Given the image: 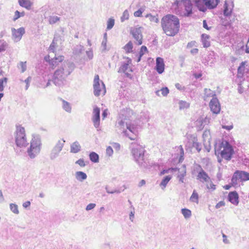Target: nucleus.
I'll use <instances>...</instances> for the list:
<instances>
[{
    "mask_svg": "<svg viewBox=\"0 0 249 249\" xmlns=\"http://www.w3.org/2000/svg\"><path fill=\"white\" fill-rule=\"evenodd\" d=\"M75 65L71 61H64L55 70L52 77V81L59 87L63 86L69 75L74 71Z\"/></svg>",
    "mask_w": 249,
    "mask_h": 249,
    "instance_id": "1",
    "label": "nucleus"
},
{
    "mask_svg": "<svg viewBox=\"0 0 249 249\" xmlns=\"http://www.w3.org/2000/svg\"><path fill=\"white\" fill-rule=\"evenodd\" d=\"M163 32L168 36H174L179 32L180 24L178 18L171 14L166 15L161 20Z\"/></svg>",
    "mask_w": 249,
    "mask_h": 249,
    "instance_id": "2",
    "label": "nucleus"
},
{
    "mask_svg": "<svg viewBox=\"0 0 249 249\" xmlns=\"http://www.w3.org/2000/svg\"><path fill=\"white\" fill-rule=\"evenodd\" d=\"M131 146V153L134 161L138 165L142 168H147L150 165L148 160L144 156V148L135 142H132Z\"/></svg>",
    "mask_w": 249,
    "mask_h": 249,
    "instance_id": "3",
    "label": "nucleus"
},
{
    "mask_svg": "<svg viewBox=\"0 0 249 249\" xmlns=\"http://www.w3.org/2000/svg\"><path fill=\"white\" fill-rule=\"evenodd\" d=\"M41 145L40 137L39 136H34L30 143V146L27 150L28 155L31 159L35 158L39 154Z\"/></svg>",
    "mask_w": 249,
    "mask_h": 249,
    "instance_id": "4",
    "label": "nucleus"
},
{
    "mask_svg": "<svg viewBox=\"0 0 249 249\" xmlns=\"http://www.w3.org/2000/svg\"><path fill=\"white\" fill-rule=\"evenodd\" d=\"M15 141L17 146L19 147H26L28 144L24 127L20 126L17 127Z\"/></svg>",
    "mask_w": 249,
    "mask_h": 249,
    "instance_id": "5",
    "label": "nucleus"
},
{
    "mask_svg": "<svg viewBox=\"0 0 249 249\" xmlns=\"http://www.w3.org/2000/svg\"><path fill=\"white\" fill-rule=\"evenodd\" d=\"M65 142V141L63 139L59 140L57 142L51 150L50 154V158L51 160H54L59 156L60 153L64 147Z\"/></svg>",
    "mask_w": 249,
    "mask_h": 249,
    "instance_id": "6",
    "label": "nucleus"
},
{
    "mask_svg": "<svg viewBox=\"0 0 249 249\" xmlns=\"http://www.w3.org/2000/svg\"><path fill=\"white\" fill-rule=\"evenodd\" d=\"M233 154L234 150L232 146L226 142L223 147V149L220 151L221 158L227 160H230Z\"/></svg>",
    "mask_w": 249,
    "mask_h": 249,
    "instance_id": "7",
    "label": "nucleus"
},
{
    "mask_svg": "<svg viewBox=\"0 0 249 249\" xmlns=\"http://www.w3.org/2000/svg\"><path fill=\"white\" fill-rule=\"evenodd\" d=\"M237 180L241 181L249 180V173L243 171H236L232 177L231 182L232 183L236 184Z\"/></svg>",
    "mask_w": 249,
    "mask_h": 249,
    "instance_id": "8",
    "label": "nucleus"
},
{
    "mask_svg": "<svg viewBox=\"0 0 249 249\" xmlns=\"http://www.w3.org/2000/svg\"><path fill=\"white\" fill-rule=\"evenodd\" d=\"M196 170L197 172L196 179L202 183L209 182L210 180V178L208 174L202 169L200 165H196Z\"/></svg>",
    "mask_w": 249,
    "mask_h": 249,
    "instance_id": "9",
    "label": "nucleus"
},
{
    "mask_svg": "<svg viewBox=\"0 0 249 249\" xmlns=\"http://www.w3.org/2000/svg\"><path fill=\"white\" fill-rule=\"evenodd\" d=\"M92 121L94 126L98 129L100 124V109L96 106L93 108Z\"/></svg>",
    "mask_w": 249,
    "mask_h": 249,
    "instance_id": "10",
    "label": "nucleus"
},
{
    "mask_svg": "<svg viewBox=\"0 0 249 249\" xmlns=\"http://www.w3.org/2000/svg\"><path fill=\"white\" fill-rule=\"evenodd\" d=\"M126 127L128 130H126L124 131L123 133L124 134L126 137H128L131 140H135L137 139V136L135 134L136 130L134 126L126 123Z\"/></svg>",
    "mask_w": 249,
    "mask_h": 249,
    "instance_id": "11",
    "label": "nucleus"
},
{
    "mask_svg": "<svg viewBox=\"0 0 249 249\" xmlns=\"http://www.w3.org/2000/svg\"><path fill=\"white\" fill-rule=\"evenodd\" d=\"M142 28H134L131 30V34L132 35L133 37L137 41V44L140 45L142 43Z\"/></svg>",
    "mask_w": 249,
    "mask_h": 249,
    "instance_id": "12",
    "label": "nucleus"
},
{
    "mask_svg": "<svg viewBox=\"0 0 249 249\" xmlns=\"http://www.w3.org/2000/svg\"><path fill=\"white\" fill-rule=\"evenodd\" d=\"M211 111L214 114H218L220 112L221 107L220 103L217 97H213L209 104Z\"/></svg>",
    "mask_w": 249,
    "mask_h": 249,
    "instance_id": "13",
    "label": "nucleus"
},
{
    "mask_svg": "<svg viewBox=\"0 0 249 249\" xmlns=\"http://www.w3.org/2000/svg\"><path fill=\"white\" fill-rule=\"evenodd\" d=\"M131 64V59L127 58V61L126 62L122 63V64L119 69L118 72H124L127 77H129L130 75L128 72L132 71L129 65Z\"/></svg>",
    "mask_w": 249,
    "mask_h": 249,
    "instance_id": "14",
    "label": "nucleus"
},
{
    "mask_svg": "<svg viewBox=\"0 0 249 249\" xmlns=\"http://www.w3.org/2000/svg\"><path fill=\"white\" fill-rule=\"evenodd\" d=\"M100 79L98 75H96L94 76L93 81V93L95 96H99L101 94V88L100 85Z\"/></svg>",
    "mask_w": 249,
    "mask_h": 249,
    "instance_id": "15",
    "label": "nucleus"
},
{
    "mask_svg": "<svg viewBox=\"0 0 249 249\" xmlns=\"http://www.w3.org/2000/svg\"><path fill=\"white\" fill-rule=\"evenodd\" d=\"M164 63L163 59L158 57L156 58L155 70L159 74L162 73L164 71Z\"/></svg>",
    "mask_w": 249,
    "mask_h": 249,
    "instance_id": "16",
    "label": "nucleus"
},
{
    "mask_svg": "<svg viewBox=\"0 0 249 249\" xmlns=\"http://www.w3.org/2000/svg\"><path fill=\"white\" fill-rule=\"evenodd\" d=\"M239 196L236 191L230 192L228 195V200L232 204L237 205L239 203Z\"/></svg>",
    "mask_w": 249,
    "mask_h": 249,
    "instance_id": "17",
    "label": "nucleus"
},
{
    "mask_svg": "<svg viewBox=\"0 0 249 249\" xmlns=\"http://www.w3.org/2000/svg\"><path fill=\"white\" fill-rule=\"evenodd\" d=\"M181 2L183 3L185 7V10L186 12V16H190L192 14L193 4L191 0H181Z\"/></svg>",
    "mask_w": 249,
    "mask_h": 249,
    "instance_id": "18",
    "label": "nucleus"
},
{
    "mask_svg": "<svg viewBox=\"0 0 249 249\" xmlns=\"http://www.w3.org/2000/svg\"><path fill=\"white\" fill-rule=\"evenodd\" d=\"M64 60V56L62 55L55 57L49 61V64L52 69H54L56 66L59 65V63L61 62Z\"/></svg>",
    "mask_w": 249,
    "mask_h": 249,
    "instance_id": "19",
    "label": "nucleus"
},
{
    "mask_svg": "<svg viewBox=\"0 0 249 249\" xmlns=\"http://www.w3.org/2000/svg\"><path fill=\"white\" fill-rule=\"evenodd\" d=\"M207 9H214L220 2V0H204Z\"/></svg>",
    "mask_w": 249,
    "mask_h": 249,
    "instance_id": "20",
    "label": "nucleus"
},
{
    "mask_svg": "<svg viewBox=\"0 0 249 249\" xmlns=\"http://www.w3.org/2000/svg\"><path fill=\"white\" fill-rule=\"evenodd\" d=\"M233 7V5L232 4H229L227 1H225L224 4V16L225 17L230 16L232 13Z\"/></svg>",
    "mask_w": 249,
    "mask_h": 249,
    "instance_id": "21",
    "label": "nucleus"
},
{
    "mask_svg": "<svg viewBox=\"0 0 249 249\" xmlns=\"http://www.w3.org/2000/svg\"><path fill=\"white\" fill-rule=\"evenodd\" d=\"M172 170L174 171H177L178 170V169L177 168H173ZM180 170L181 171H179V174L178 175V178L179 182L183 183L184 182V178L186 175L185 165H183ZM178 170H179L178 169Z\"/></svg>",
    "mask_w": 249,
    "mask_h": 249,
    "instance_id": "22",
    "label": "nucleus"
},
{
    "mask_svg": "<svg viewBox=\"0 0 249 249\" xmlns=\"http://www.w3.org/2000/svg\"><path fill=\"white\" fill-rule=\"evenodd\" d=\"M196 6L200 11L205 12L207 10L204 0H193Z\"/></svg>",
    "mask_w": 249,
    "mask_h": 249,
    "instance_id": "23",
    "label": "nucleus"
},
{
    "mask_svg": "<svg viewBox=\"0 0 249 249\" xmlns=\"http://www.w3.org/2000/svg\"><path fill=\"white\" fill-rule=\"evenodd\" d=\"M210 36L205 34L201 35V41L204 48H208L210 46V42L209 41Z\"/></svg>",
    "mask_w": 249,
    "mask_h": 249,
    "instance_id": "24",
    "label": "nucleus"
},
{
    "mask_svg": "<svg viewBox=\"0 0 249 249\" xmlns=\"http://www.w3.org/2000/svg\"><path fill=\"white\" fill-rule=\"evenodd\" d=\"M19 5L28 10H30L33 5V2L30 0H18Z\"/></svg>",
    "mask_w": 249,
    "mask_h": 249,
    "instance_id": "25",
    "label": "nucleus"
},
{
    "mask_svg": "<svg viewBox=\"0 0 249 249\" xmlns=\"http://www.w3.org/2000/svg\"><path fill=\"white\" fill-rule=\"evenodd\" d=\"M81 150V146L77 141H75L71 145V152L77 153Z\"/></svg>",
    "mask_w": 249,
    "mask_h": 249,
    "instance_id": "26",
    "label": "nucleus"
},
{
    "mask_svg": "<svg viewBox=\"0 0 249 249\" xmlns=\"http://www.w3.org/2000/svg\"><path fill=\"white\" fill-rule=\"evenodd\" d=\"M25 33V30L24 28L21 27L17 30H15V32L13 33V36L15 38H18V40L21 39L22 36Z\"/></svg>",
    "mask_w": 249,
    "mask_h": 249,
    "instance_id": "27",
    "label": "nucleus"
},
{
    "mask_svg": "<svg viewBox=\"0 0 249 249\" xmlns=\"http://www.w3.org/2000/svg\"><path fill=\"white\" fill-rule=\"evenodd\" d=\"M75 178L79 181H83L87 178L86 174L82 171H77L75 173Z\"/></svg>",
    "mask_w": 249,
    "mask_h": 249,
    "instance_id": "28",
    "label": "nucleus"
},
{
    "mask_svg": "<svg viewBox=\"0 0 249 249\" xmlns=\"http://www.w3.org/2000/svg\"><path fill=\"white\" fill-rule=\"evenodd\" d=\"M247 63L246 61L242 62L237 69L238 76L241 77L243 76L245 70V65Z\"/></svg>",
    "mask_w": 249,
    "mask_h": 249,
    "instance_id": "29",
    "label": "nucleus"
},
{
    "mask_svg": "<svg viewBox=\"0 0 249 249\" xmlns=\"http://www.w3.org/2000/svg\"><path fill=\"white\" fill-rule=\"evenodd\" d=\"M89 157L90 160L94 163L99 162V155L94 152H91L89 155Z\"/></svg>",
    "mask_w": 249,
    "mask_h": 249,
    "instance_id": "30",
    "label": "nucleus"
},
{
    "mask_svg": "<svg viewBox=\"0 0 249 249\" xmlns=\"http://www.w3.org/2000/svg\"><path fill=\"white\" fill-rule=\"evenodd\" d=\"M171 178L172 177L170 175L164 177L160 183V186L165 188Z\"/></svg>",
    "mask_w": 249,
    "mask_h": 249,
    "instance_id": "31",
    "label": "nucleus"
},
{
    "mask_svg": "<svg viewBox=\"0 0 249 249\" xmlns=\"http://www.w3.org/2000/svg\"><path fill=\"white\" fill-rule=\"evenodd\" d=\"M204 94L205 96L208 97H216V94L214 92L211 90L210 89H204Z\"/></svg>",
    "mask_w": 249,
    "mask_h": 249,
    "instance_id": "32",
    "label": "nucleus"
},
{
    "mask_svg": "<svg viewBox=\"0 0 249 249\" xmlns=\"http://www.w3.org/2000/svg\"><path fill=\"white\" fill-rule=\"evenodd\" d=\"M181 213L186 219L190 218L191 216V211L188 209H182Z\"/></svg>",
    "mask_w": 249,
    "mask_h": 249,
    "instance_id": "33",
    "label": "nucleus"
},
{
    "mask_svg": "<svg viewBox=\"0 0 249 249\" xmlns=\"http://www.w3.org/2000/svg\"><path fill=\"white\" fill-rule=\"evenodd\" d=\"M190 200L193 202H198V195L196 190H194L193 194L190 197Z\"/></svg>",
    "mask_w": 249,
    "mask_h": 249,
    "instance_id": "34",
    "label": "nucleus"
},
{
    "mask_svg": "<svg viewBox=\"0 0 249 249\" xmlns=\"http://www.w3.org/2000/svg\"><path fill=\"white\" fill-rule=\"evenodd\" d=\"M192 146L193 147L195 148L198 152L201 150V145L197 142V139L196 138H194Z\"/></svg>",
    "mask_w": 249,
    "mask_h": 249,
    "instance_id": "35",
    "label": "nucleus"
},
{
    "mask_svg": "<svg viewBox=\"0 0 249 249\" xmlns=\"http://www.w3.org/2000/svg\"><path fill=\"white\" fill-rule=\"evenodd\" d=\"M63 108L68 112H71V107L70 103L65 100H63Z\"/></svg>",
    "mask_w": 249,
    "mask_h": 249,
    "instance_id": "36",
    "label": "nucleus"
},
{
    "mask_svg": "<svg viewBox=\"0 0 249 249\" xmlns=\"http://www.w3.org/2000/svg\"><path fill=\"white\" fill-rule=\"evenodd\" d=\"M179 109L187 108L190 107V104L184 101H180L178 103Z\"/></svg>",
    "mask_w": 249,
    "mask_h": 249,
    "instance_id": "37",
    "label": "nucleus"
},
{
    "mask_svg": "<svg viewBox=\"0 0 249 249\" xmlns=\"http://www.w3.org/2000/svg\"><path fill=\"white\" fill-rule=\"evenodd\" d=\"M10 210L15 214H18L19 211L18 209V206L15 203L10 204Z\"/></svg>",
    "mask_w": 249,
    "mask_h": 249,
    "instance_id": "38",
    "label": "nucleus"
},
{
    "mask_svg": "<svg viewBox=\"0 0 249 249\" xmlns=\"http://www.w3.org/2000/svg\"><path fill=\"white\" fill-rule=\"evenodd\" d=\"M84 51V47L83 46L79 45H77L74 49L73 53L75 54H79L82 53Z\"/></svg>",
    "mask_w": 249,
    "mask_h": 249,
    "instance_id": "39",
    "label": "nucleus"
},
{
    "mask_svg": "<svg viewBox=\"0 0 249 249\" xmlns=\"http://www.w3.org/2000/svg\"><path fill=\"white\" fill-rule=\"evenodd\" d=\"M224 146V145L223 142L219 143V144L218 145V146H215V148H214L215 154L217 157H218V156L219 155H220V151H221L222 150H221V149L222 148H223Z\"/></svg>",
    "mask_w": 249,
    "mask_h": 249,
    "instance_id": "40",
    "label": "nucleus"
},
{
    "mask_svg": "<svg viewBox=\"0 0 249 249\" xmlns=\"http://www.w3.org/2000/svg\"><path fill=\"white\" fill-rule=\"evenodd\" d=\"M124 49L126 53H129L132 52L133 44L131 41H129L124 47Z\"/></svg>",
    "mask_w": 249,
    "mask_h": 249,
    "instance_id": "41",
    "label": "nucleus"
},
{
    "mask_svg": "<svg viewBox=\"0 0 249 249\" xmlns=\"http://www.w3.org/2000/svg\"><path fill=\"white\" fill-rule=\"evenodd\" d=\"M160 92H161V94L163 96H165L169 93V90L168 88H167V87L162 88L160 90L156 91V92L157 95H160L159 93Z\"/></svg>",
    "mask_w": 249,
    "mask_h": 249,
    "instance_id": "42",
    "label": "nucleus"
},
{
    "mask_svg": "<svg viewBox=\"0 0 249 249\" xmlns=\"http://www.w3.org/2000/svg\"><path fill=\"white\" fill-rule=\"evenodd\" d=\"M197 124H199V128L200 129H203L204 125L207 124V118H205V119H199L196 121Z\"/></svg>",
    "mask_w": 249,
    "mask_h": 249,
    "instance_id": "43",
    "label": "nucleus"
},
{
    "mask_svg": "<svg viewBox=\"0 0 249 249\" xmlns=\"http://www.w3.org/2000/svg\"><path fill=\"white\" fill-rule=\"evenodd\" d=\"M146 18H149V20L151 22H154L155 23H158L159 22V19L157 16H152L151 14H147L145 16Z\"/></svg>",
    "mask_w": 249,
    "mask_h": 249,
    "instance_id": "44",
    "label": "nucleus"
},
{
    "mask_svg": "<svg viewBox=\"0 0 249 249\" xmlns=\"http://www.w3.org/2000/svg\"><path fill=\"white\" fill-rule=\"evenodd\" d=\"M60 20V18L57 16H50L49 18V22L51 24H53Z\"/></svg>",
    "mask_w": 249,
    "mask_h": 249,
    "instance_id": "45",
    "label": "nucleus"
},
{
    "mask_svg": "<svg viewBox=\"0 0 249 249\" xmlns=\"http://www.w3.org/2000/svg\"><path fill=\"white\" fill-rule=\"evenodd\" d=\"M114 19L111 18H110L107 22V30L111 29L114 25Z\"/></svg>",
    "mask_w": 249,
    "mask_h": 249,
    "instance_id": "46",
    "label": "nucleus"
},
{
    "mask_svg": "<svg viewBox=\"0 0 249 249\" xmlns=\"http://www.w3.org/2000/svg\"><path fill=\"white\" fill-rule=\"evenodd\" d=\"M18 68L21 69V72H24L27 69L26 62H20L18 64Z\"/></svg>",
    "mask_w": 249,
    "mask_h": 249,
    "instance_id": "47",
    "label": "nucleus"
},
{
    "mask_svg": "<svg viewBox=\"0 0 249 249\" xmlns=\"http://www.w3.org/2000/svg\"><path fill=\"white\" fill-rule=\"evenodd\" d=\"M129 13L127 10H125L123 12V15L121 18V22H124L125 20L129 18Z\"/></svg>",
    "mask_w": 249,
    "mask_h": 249,
    "instance_id": "48",
    "label": "nucleus"
},
{
    "mask_svg": "<svg viewBox=\"0 0 249 249\" xmlns=\"http://www.w3.org/2000/svg\"><path fill=\"white\" fill-rule=\"evenodd\" d=\"M178 148H179V154H180L179 162H182V160H184V158H183L184 150L183 149L182 145H180Z\"/></svg>",
    "mask_w": 249,
    "mask_h": 249,
    "instance_id": "49",
    "label": "nucleus"
},
{
    "mask_svg": "<svg viewBox=\"0 0 249 249\" xmlns=\"http://www.w3.org/2000/svg\"><path fill=\"white\" fill-rule=\"evenodd\" d=\"M32 80V77L31 76L28 77L24 81V82L26 83V87H25V89L27 90L28 89L29 87L30 86V83L31 82Z\"/></svg>",
    "mask_w": 249,
    "mask_h": 249,
    "instance_id": "50",
    "label": "nucleus"
},
{
    "mask_svg": "<svg viewBox=\"0 0 249 249\" xmlns=\"http://www.w3.org/2000/svg\"><path fill=\"white\" fill-rule=\"evenodd\" d=\"M56 42H55L54 41H53L52 43L51 44L50 47H49V50L50 51L54 53L55 51V48L56 46Z\"/></svg>",
    "mask_w": 249,
    "mask_h": 249,
    "instance_id": "51",
    "label": "nucleus"
},
{
    "mask_svg": "<svg viewBox=\"0 0 249 249\" xmlns=\"http://www.w3.org/2000/svg\"><path fill=\"white\" fill-rule=\"evenodd\" d=\"M143 12V9L140 8L138 10L134 12V16L136 17H140L142 16Z\"/></svg>",
    "mask_w": 249,
    "mask_h": 249,
    "instance_id": "52",
    "label": "nucleus"
},
{
    "mask_svg": "<svg viewBox=\"0 0 249 249\" xmlns=\"http://www.w3.org/2000/svg\"><path fill=\"white\" fill-rule=\"evenodd\" d=\"M148 52V50H147V49L146 47L145 46H142L141 47L140 51L139 53L141 56H143V54H144V53L145 52Z\"/></svg>",
    "mask_w": 249,
    "mask_h": 249,
    "instance_id": "53",
    "label": "nucleus"
},
{
    "mask_svg": "<svg viewBox=\"0 0 249 249\" xmlns=\"http://www.w3.org/2000/svg\"><path fill=\"white\" fill-rule=\"evenodd\" d=\"M130 208L132 209V211H131L129 214V219L131 221H133V219L134 218V207L133 206H131Z\"/></svg>",
    "mask_w": 249,
    "mask_h": 249,
    "instance_id": "54",
    "label": "nucleus"
},
{
    "mask_svg": "<svg viewBox=\"0 0 249 249\" xmlns=\"http://www.w3.org/2000/svg\"><path fill=\"white\" fill-rule=\"evenodd\" d=\"M7 46V44L5 42H2L0 45V52L4 51L6 50Z\"/></svg>",
    "mask_w": 249,
    "mask_h": 249,
    "instance_id": "55",
    "label": "nucleus"
},
{
    "mask_svg": "<svg viewBox=\"0 0 249 249\" xmlns=\"http://www.w3.org/2000/svg\"><path fill=\"white\" fill-rule=\"evenodd\" d=\"M107 40L103 39L101 43L102 51H105L107 49Z\"/></svg>",
    "mask_w": 249,
    "mask_h": 249,
    "instance_id": "56",
    "label": "nucleus"
},
{
    "mask_svg": "<svg viewBox=\"0 0 249 249\" xmlns=\"http://www.w3.org/2000/svg\"><path fill=\"white\" fill-rule=\"evenodd\" d=\"M76 164H78L81 167H85L86 164L83 159H80L75 162Z\"/></svg>",
    "mask_w": 249,
    "mask_h": 249,
    "instance_id": "57",
    "label": "nucleus"
},
{
    "mask_svg": "<svg viewBox=\"0 0 249 249\" xmlns=\"http://www.w3.org/2000/svg\"><path fill=\"white\" fill-rule=\"evenodd\" d=\"M86 54L89 59H92L93 56L92 49L90 48L89 49V51H86Z\"/></svg>",
    "mask_w": 249,
    "mask_h": 249,
    "instance_id": "58",
    "label": "nucleus"
},
{
    "mask_svg": "<svg viewBox=\"0 0 249 249\" xmlns=\"http://www.w3.org/2000/svg\"><path fill=\"white\" fill-rule=\"evenodd\" d=\"M113 153V150L112 149V148H111V146H108L107 148V149H106V153L109 156H110L112 155Z\"/></svg>",
    "mask_w": 249,
    "mask_h": 249,
    "instance_id": "59",
    "label": "nucleus"
},
{
    "mask_svg": "<svg viewBox=\"0 0 249 249\" xmlns=\"http://www.w3.org/2000/svg\"><path fill=\"white\" fill-rule=\"evenodd\" d=\"M106 190L107 191V192L108 194H114V193H117V194H119L121 193V191L118 190H113V191H110L109 190V189H108V187L107 186H106Z\"/></svg>",
    "mask_w": 249,
    "mask_h": 249,
    "instance_id": "60",
    "label": "nucleus"
},
{
    "mask_svg": "<svg viewBox=\"0 0 249 249\" xmlns=\"http://www.w3.org/2000/svg\"><path fill=\"white\" fill-rule=\"evenodd\" d=\"M20 17H21L20 13L18 10L16 11L15 12L14 17L13 18V20L16 21Z\"/></svg>",
    "mask_w": 249,
    "mask_h": 249,
    "instance_id": "61",
    "label": "nucleus"
},
{
    "mask_svg": "<svg viewBox=\"0 0 249 249\" xmlns=\"http://www.w3.org/2000/svg\"><path fill=\"white\" fill-rule=\"evenodd\" d=\"M95 206L96 205L94 203H89L87 206L86 210L87 211L91 210L93 209L95 207Z\"/></svg>",
    "mask_w": 249,
    "mask_h": 249,
    "instance_id": "62",
    "label": "nucleus"
},
{
    "mask_svg": "<svg viewBox=\"0 0 249 249\" xmlns=\"http://www.w3.org/2000/svg\"><path fill=\"white\" fill-rule=\"evenodd\" d=\"M175 87L178 89L180 91L184 90L185 89V87H182L179 83H176L175 84Z\"/></svg>",
    "mask_w": 249,
    "mask_h": 249,
    "instance_id": "63",
    "label": "nucleus"
},
{
    "mask_svg": "<svg viewBox=\"0 0 249 249\" xmlns=\"http://www.w3.org/2000/svg\"><path fill=\"white\" fill-rule=\"evenodd\" d=\"M62 40V39L61 38V37L59 35H58L57 34H55L53 41H54L55 42H56L57 41H58L59 40L61 41Z\"/></svg>",
    "mask_w": 249,
    "mask_h": 249,
    "instance_id": "64",
    "label": "nucleus"
}]
</instances>
